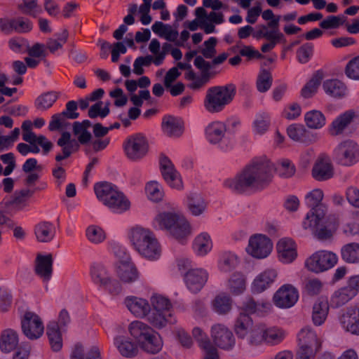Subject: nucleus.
Listing matches in <instances>:
<instances>
[{"instance_id":"obj_1","label":"nucleus","mask_w":359,"mask_h":359,"mask_svg":"<svg viewBox=\"0 0 359 359\" xmlns=\"http://www.w3.org/2000/svg\"><path fill=\"white\" fill-rule=\"evenodd\" d=\"M273 164L266 158H255L233 179L224 182L225 187L237 194L260 191L271 182Z\"/></svg>"},{"instance_id":"obj_2","label":"nucleus","mask_w":359,"mask_h":359,"mask_svg":"<svg viewBox=\"0 0 359 359\" xmlns=\"http://www.w3.org/2000/svg\"><path fill=\"white\" fill-rule=\"evenodd\" d=\"M323 196L320 189H315L306 194L305 204L311 210L302 222L303 227L309 229L319 240L330 239L337 226L334 217L326 216L327 207L322 203Z\"/></svg>"},{"instance_id":"obj_3","label":"nucleus","mask_w":359,"mask_h":359,"mask_svg":"<svg viewBox=\"0 0 359 359\" xmlns=\"http://www.w3.org/2000/svg\"><path fill=\"white\" fill-rule=\"evenodd\" d=\"M129 238L135 249L142 257L149 260H156L160 257L161 246L149 229L140 226L133 228L130 231Z\"/></svg>"},{"instance_id":"obj_4","label":"nucleus","mask_w":359,"mask_h":359,"mask_svg":"<svg viewBox=\"0 0 359 359\" xmlns=\"http://www.w3.org/2000/svg\"><path fill=\"white\" fill-rule=\"evenodd\" d=\"M154 226L158 229H166L177 241H184L190 234V226L185 218L175 212H163L158 214L154 221Z\"/></svg>"},{"instance_id":"obj_5","label":"nucleus","mask_w":359,"mask_h":359,"mask_svg":"<svg viewBox=\"0 0 359 359\" xmlns=\"http://www.w3.org/2000/svg\"><path fill=\"white\" fill-rule=\"evenodd\" d=\"M236 93V87L233 83L210 87L204 98V107L211 114L221 112L233 101Z\"/></svg>"},{"instance_id":"obj_6","label":"nucleus","mask_w":359,"mask_h":359,"mask_svg":"<svg viewBox=\"0 0 359 359\" xmlns=\"http://www.w3.org/2000/svg\"><path fill=\"white\" fill-rule=\"evenodd\" d=\"M151 303L153 308H150L148 321L152 326L161 329L167 323L175 322L171 312L172 304L168 298L160 294H154L151 297Z\"/></svg>"},{"instance_id":"obj_7","label":"nucleus","mask_w":359,"mask_h":359,"mask_svg":"<svg viewBox=\"0 0 359 359\" xmlns=\"http://www.w3.org/2000/svg\"><path fill=\"white\" fill-rule=\"evenodd\" d=\"M226 123L222 121H213L205 128V137L208 141L217 146L219 149L226 151L231 149L234 144L233 137L226 133Z\"/></svg>"},{"instance_id":"obj_8","label":"nucleus","mask_w":359,"mask_h":359,"mask_svg":"<svg viewBox=\"0 0 359 359\" xmlns=\"http://www.w3.org/2000/svg\"><path fill=\"white\" fill-rule=\"evenodd\" d=\"M338 261L337 255L327 250L314 252L305 261V267L310 271L319 273L332 268Z\"/></svg>"},{"instance_id":"obj_9","label":"nucleus","mask_w":359,"mask_h":359,"mask_svg":"<svg viewBox=\"0 0 359 359\" xmlns=\"http://www.w3.org/2000/svg\"><path fill=\"white\" fill-rule=\"evenodd\" d=\"M333 159L344 166H351L359 161V147L353 140L339 143L333 151Z\"/></svg>"},{"instance_id":"obj_10","label":"nucleus","mask_w":359,"mask_h":359,"mask_svg":"<svg viewBox=\"0 0 359 359\" xmlns=\"http://www.w3.org/2000/svg\"><path fill=\"white\" fill-rule=\"evenodd\" d=\"M126 156L132 161H140L145 157L149 151V144L141 133L129 136L123 143Z\"/></svg>"},{"instance_id":"obj_11","label":"nucleus","mask_w":359,"mask_h":359,"mask_svg":"<svg viewBox=\"0 0 359 359\" xmlns=\"http://www.w3.org/2000/svg\"><path fill=\"white\" fill-rule=\"evenodd\" d=\"M273 249V243L269 238L263 234L252 236L246 248L247 252L257 259L268 257Z\"/></svg>"},{"instance_id":"obj_12","label":"nucleus","mask_w":359,"mask_h":359,"mask_svg":"<svg viewBox=\"0 0 359 359\" xmlns=\"http://www.w3.org/2000/svg\"><path fill=\"white\" fill-rule=\"evenodd\" d=\"M211 337L214 344L221 349L230 351L235 346L236 339L233 332L223 324L212 326Z\"/></svg>"},{"instance_id":"obj_13","label":"nucleus","mask_w":359,"mask_h":359,"mask_svg":"<svg viewBox=\"0 0 359 359\" xmlns=\"http://www.w3.org/2000/svg\"><path fill=\"white\" fill-rule=\"evenodd\" d=\"M23 334L30 340L40 338L44 331L43 322L34 313L26 312L21 320Z\"/></svg>"},{"instance_id":"obj_14","label":"nucleus","mask_w":359,"mask_h":359,"mask_svg":"<svg viewBox=\"0 0 359 359\" xmlns=\"http://www.w3.org/2000/svg\"><path fill=\"white\" fill-rule=\"evenodd\" d=\"M160 170L167 184L172 188L181 189L183 187L180 173L176 170L170 159L164 154L159 156Z\"/></svg>"},{"instance_id":"obj_15","label":"nucleus","mask_w":359,"mask_h":359,"mask_svg":"<svg viewBox=\"0 0 359 359\" xmlns=\"http://www.w3.org/2000/svg\"><path fill=\"white\" fill-rule=\"evenodd\" d=\"M298 298L299 293L295 287L291 285H284L274 294L273 300L276 306L287 309L293 306Z\"/></svg>"},{"instance_id":"obj_16","label":"nucleus","mask_w":359,"mask_h":359,"mask_svg":"<svg viewBox=\"0 0 359 359\" xmlns=\"http://www.w3.org/2000/svg\"><path fill=\"white\" fill-rule=\"evenodd\" d=\"M208 279V272L203 269H189L184 274V281L187 289L192 293H198Z\"/></svg>"},{"instance_id":"obj_17","label":"nucleus","mask_w":359,"mask_h":359,"mask_svg":"<svg viewBox=\"0 0 359 359\" xmlns=\"http://www.w3.org/2000/svg\"><path fill=\"white\" fill-rule=\"evenodd\" d=\"M33 24L27 18L19 16L11 20L0 18V29L5 34L27 33L32 29Z\"/></svg>"},{"instance_id":"obj_18","label":"nucleus","mask_w":359,"mask_h":359,"mask_svg":"<svg viewBox=\"0 0 359 359\" xmlns=\"http://www.w3.org/2000/svg\"><path fill=\"white\" fill-rule=\"evenodd\" d=\"M343 329L352 334L359 335V307H351L340 318Z\"/></svg>"},{"instance_id":"obj_19","label":"nucleus","mask_w":359,"mask_h":359,"mask_svg":"<svg viewBox=\"0 0 359 359\" xmlns=\"http://www.w3.org/2000/svg\"><path fill=\"white\" fill-rule=\"evenodd\" d=\"M277 251L280 262L285 264L292 262L297 256L296 245L292 239L284 238L277 243Z\"/></svg>"},{"instance_id":"obj_20","label":"nucleus","mask_w":359,"mask_h":359,"mask_svg":"<svg viewBox=\"0 0 359 359\" xmlns=\"http://www.w3.org/2000/svg\"><path fill=\"white\" fill-rule=\"evenodd\" d=\"M125 304L135 316L137 318L147 317L148 318L150 313V304L147 300L131 296L125 299Z\"/></svg>"},{"instance_id":"obj_21","label":"nucleus","mask_w":359,"mask_h":359,"mask_svg":"<svg viewBox=\"0 0 359 359\" xmlns=\"http://www.w3.org/2000/svg\"><path fill=\"white\" fill-rule=\"evenodd\" d=\"M287 135L292 140L306 144L316 142L318 140L316 135L307 130L302 124H292L287 129Z\"/></svg>"},{"instance_id":"obj_22","label":"nucleus","mask_w":359,"mask_h":359,"mask_svg":"<svg viewBox=\"0 0 359 359\" xmlns=\"http://www.w3.org/2000/svg\"><path fill=\"white\" fill-rule=\"evenodd\" d=\"M277 277V272L274 269H266L259 274L252 284L253 293H261L271 287Z\"/></svg>"},{"instance_id":"obj_23","label":"nucleus","mask_w":359,"mask_h":359,"mask_svg":"<svg viewBox=\"0 0 359 359\" xmlns=\"http://www.w3.org/2000/svg\"><path fill=\"white\" fill-rule=\"evenodd\" d=\"M90 277L94 285L102 287L111 276L109 269L101 262H93L90 266Z\"/></svg>"},{"instance_id":"obj_24","label":"nucleus","mask_w":359,"mask_h":359,"mask_svg":"<svg viewBox=\"0 0 359 359\" xmlns=\"http://www.w3.org/2000/svg\"><path fill=\"white\" fill-rule=\"evenodd\" d=\"M161 127L163 132L170 137H180L183 133V122L180 118L173 116H165Z\"/></svg>"},{"instance_id":"obj_25","label":"nucleus","mask_w":359,"mask_h":359,"mask_svg":"<svg viewBox=\"0 0 359 359\" xmlns=\"http://www.w3.org/2000/svg\"><path fill=\"white\" fill-rule=\"evenodd\" d=\"M53 257L50 254L38 255L36 259L35 273L43 281H48L53 273Z\"/></svg>"},{"instance_id":"obj_26","label":"nucleus","mask_w":359,"mask_h":359,"mask_svg":"<svg viewBox=\"0 0 359 359\" xmlns=\"http://www.w3.org/2000/svg\"><path fill=\"white\" fill-rule=\"evenodd\" d=\"M354 116L355 113L352 110L346 111L344 113L340 114L329 126V133L332 136L341 135L351 123Z\"/></svg>"},{"instance_id":"obj_27","label":"nucleus","mask_w":359,"mask_h":359,"mask_svg":"<svg viewBox=\"0 0 359 359\" xmlns=\"http://www.w3.org/2000/svg\"><path fill=\"white\" fill-rule=\"evenodd\" d=\"M92 126V123L88 119L82 121H75L72 124V132L74 136L77 137L79 142L82 145L89 144L93 138L91 133L88 128Z\"/></svg>"},{"instance_id":"obj_28","label":"nucleus","mask_w":359,"mask_h":359,"mask_svg":"<svg viewBox=\"0 0 359 359\" xmlns=\"http://www.w3.org/2000/svg\"><path fill=\"white\" fill-rule=\"evenodd\" d=\"M104 205L111 211L121 213L130 208V202L126 198L123 194L116 187Z\"/></svg>"},{"instance_id":"obj_29","label":"nucleus","mask_w":359,"mask_h":359,"mask_svg":"<svg viewBox=\"0 0 359 359\" xmlns=\"http://www.w3.org/2000/svg\"><path fill=\"white\" fill-rule=\"evenodd\" d=\"M114 344L120 354L125 358H134L138 353L137 345L126 337H116L114 339Z\"/></svg>"},{"instance_id":"obj_30","label":"nucleus","mask_w":359,"mask_h":359,"mask_svg":"<svg viewBox=\"0 0 359 359\" xmlns=\"http://www.w3.org/2000/svg\"><path fill=\"white\" fill-rule=\"evenodd\" d=\"M299 346L310 347L319 350L321 346V341L318 338L316 333L309 327L302 328L298 334Z\"/></svg>"},{"instance_id":"obj_31","label":"nucleus","mask_w":359,"mask_h":359,"mask_svg":"<svg viewBox=\"0 0 359 359\" xmlns=\"http://www.w3.org/2000/svg\"><path fill=\"white\" fill-rule=\"evenodd\" d=\"M34 233L39 242L48 243L50 242L55 236V228L53 223L48 221H43L35 226Z\"/></svg>"},{"instance_id":"obj_32","label":"nucleus","mask_w":359,"mask_h":359,"mask_svg":"<svg viewBox=\"0 0 359 359\" xmlns=\"http://www.w3.org/2000/svg\"><path fill=\"white\" fill-rule=\"evenodd\" d=\"M333 167L327 160H318L312 169V176L318 181H325L332 177Z\"/></svg>"},{"instance_id":"obj_33","label":"nucleus","mask_w":359,"mask_h":359,"mask_svg":"<svg viewBox=\"0 0 359 359\" xmlns=\"http://www.w3.org/2000/svg\"><path fill=\"white\" fill-rule=\"evenodd\" d=\"M19 339L17 332L8 329L1 332L0 335V349L2 352L10 353L18 345Z\"/></svg>"},{"instance_id":"obj_34","label":"nucleus","mask_w":359,"mask_h":359,"mask_svg":"<svg viewBox=\"0 0 359 359\" xmlns=\"http://www.w3.org/2000/svg\"><path fill=\"white\" fill-rule=\"evenodd\" d=\"M323 88L326 94L334 98H341L347 93L346 85L339 79H327L325 81Z\"/></svg>"},{"instance_id":"obj_35","label":"nucleus","mask_w":359,"mask_h":359,"mask_svg":"<svg viewBox=\"0 0 359 359\" xmlns=\"http://www.w3.org/2000/svg\"><path fill=\"white\" fill-rule=\"evenodd\" d=\"M140 348L145 352L151 354L158 353L163 346L160 335L152 330V332L145 337L139 344Z\"/></svg>"},{"instance_id":"obj_36","label":"nucleus","mask_w":359,"mask_h":359,"mask_svg":"<svg viewBox=\"0 0 359 359\" xmlns=\"http://www.w3.org/2000/svg\"><path fill=\"white\" fill-rule=\"evenodd\" d=\"M152 328L142 321L135 320L132 322L128 327L130 335L140 344V342L145 339V337L152 332Z\"/></svg>"},{"instance_id":"obj_37","label":"nucleus","mask_w":359,"mask_h":359,"mask_svg":"<svg viewBox=\"0 0 359 359\" xmlns=\"http://www.w3.org/2000/svg\"><path fill=\"white\" fill-rule=\"evenodd\" d=\"M254 324L248 314L241 313L234 324V331L238 338L245 339Z\"/></svg>"},{"instance_id":"obj_38","label":"nucleus","mask_w":359,"mask_h":359,"mask_svg":"<svg viewBox=\"0 0 359 359\" xmlns=\"http://www.w3.org/2000/svg\"><path fill=\"white\" fill-rule=\"evenodd\" d=\"M355 295L346 285L334 292L331 297L330 304L334 308H339L348 303Z\"/></svg>"},{"instance_id":"obj_39","label":"nucleus","mask_w":359,"mask_h":359,"mask_svg":"<svg viewBox=\"0 0 359 359\" xmlns=\"http://www.w3.org/2000/svg\"><path fill=\"white\" fill-rule=\"evenodd\" d=\"M118 276L123 283H131L139 278V273L135 266L132 263H123L118 269Z\"/></svg>"},{"instance_id":"obj_40","label":"nucleus","mask_w":359,"mask_h":359,"mask_svg":"<svg viewBox=\"0 0 359 359\" xmlns=\"http://www.w3.org/2000/svg\"><path fill=\"white\" fill-rule=\"evenodd\" d=\"M46 334L52 350L55 352L60 351L62 347V339L58 323H50L47 327Z\"/></svg>"},{"instance_id":"obj_41","label":"nucleus","mask_w":359,"mask_h":359,"mask_svg":"<svg viewBox=\"0 0 359 359\" xmlns=\"http://www.w3.org/2000/svg\"><path fill=\"white\" fill-rule=\"evenodd\" d=\"M152 31L160 37L165 38L170 41H174L178 36V32L172 29L168 24L156 21L151 26Z\"/></svg>"},{"instance_id":"obj_42","label":"nucleus","mask_w":359,"mask_h":359,"mask_svg":"<svg viewBox=\"0 0 359 359\" xmlns=\"http://www.w3.org/2000/svg\"><path fill=\"white\" fill-rule=\"evenodd\" d=\"M188 208L193 215H201L206 208V203L202 195L198 193H191L188 196Z\"/></svg>"},{"instance_id":"obj_43","label":"nucleus","mask_w":359,"mask_h":359,"mask_svg":"<svg viewBox=\"0 0 359 359\" xmlns=\"http://www.w3.org/2000/svg\"><path fill=\"white\" fill-rule=\"evenodd\" d=\"M329 311L327 301L318 300L313 307L312 320L316 325H321L325 320Z\"/></svg>"},{"instance_id":"obj_44","label":"nucleus","mask_w":359,"mask_h":359,"mask_svg":"<svg viewBox=\"0 0 359 359\" xmlns=\"http://www.w3.org/2000/svg\"><path fill=\"white\" fill-rule=\"evenodd\" d=\"M271 116L269 113L260 111L256 114L252 123V130L255 134L263 135L269 128Z\"/></svg>"},{"instance_id":"obj_45","label":"nucleus","mask_w":359,"mask_h":359,"mask_svg":"<svg viewBox=\"0 0 359 359\" xmlns=\"http://www.w3.org/2000/svg\"><path fill=\"white\" fill-rule=\"evenodd\" d=\"M304 121L308 128L320 129L325 125L326 118L320 111L311 110L305 114Z\"/></svg>"},{"instance_id":"obj_46","label":"nucleus","mask_w":359,"mask_h":359,"mask_svg":"<svg viewBox=\"0 0 359 359\" xmlns=\"http://www.w3.org/2000/svg\"><path fill=\"white\" fill-rule=\"evenodd\" d=\"M341 257L346 263L355 264L359 262V243H350L342 246Z\"/></svg>"},{"instance_id":"obj_47","label":"nucleus","mask_w":359,"mask_h":359,"mask_svg":"<svg viewBox=\"0 0 359 359\" xmlns=\"http://www.w3.org/2000/svg\"><path fill=\"white\" fill-rule=\"evenodd\" d=\"M57 98L58 96L55 92H46L36 97L34 101V106L37 110L44 111L50 108Z\"/></svg>"},{"instance_id":"obj_48","label":"nucleus","mask_w":359,"mask_h":359,"mask_svg":"<svg viewBox=\"0 0 359 359\" xmlns=\"http://www.w3.org/2000/svg\"><path fill=\"white\" fill-rule=\"evenodd\" d=\"M193 248L199 256L206 255L212 248L210 236L206 233L198 235L194 241Z\"/></svg>"},{"instance_id":"obj_49","label":"nucleus","mask_w":359,"mask_h":359,"mask_svg":"<svg viewBox=\"0 0 359 359\" xmlns=\"http://www.w3.org/2000/svg\"><path fill=\"white\" fill-rule=\"evenodd\" d=\"M271 307L267 302H255L252 297L246 298L243 304V309L248 314L262 313L266 311Z\"/></svg>"},{"instance_id":"obj_50","label":"nucleus","mask_w":359,"mask_h":359,"mask_svg":"<svg viewBox=\"0 0 359 359\" xmlns=\"http://www.w3.org/2000/svg\"><path fill=\"white\" fill-rule=\"evenodd\" d=\"M238 264V257L230 252H226L220 256L218 267L221 271L229 273L233 270Z\"/></svg>"},{"instance_id":"obj_51","label":"nucleus","mask_w":359,"mask_h":359,"mask_svg":"<svg viewBox=\"0 0 359 359\" xmlns=\"http://www.w3.org/2000/svg\"><path fill=\"white\" fill-rule=\"evenodd\" d=\"M264 327L263 324L254 325L245 337L247 342L252 346H257L264 342Z\"/></svg>"},{"instance_id":"obj_52","label":"nucleus","mask_w":359,"mask_h":359,"mask_svg":"<svg viewBox=\"0 0 359 359\" xmlns=\"http://www.w3.org/2000/svg\"><path fill=\"white\" fill-rule=\"evenodd\" d=\"M229 289L233 295H239L245 290V278L241 273H234L229 280Z\"/></svg>"},{"instance_id":"obj_53","label":"nucleus","mask_w":359,"mask_h":359,"mask_svg":"<svg viewBox=\"0 0 359 359\" xmlns=\"http://www.w3.org/2000/svg\"><path fill=\"white\" fill-rule=\"evenodd\" d=\"M116 187L111 183L103 182L96 183L94 186V191L97 198L104 204L108 201L109 196Z\"/></svg>"},{"instance_id":"obj_54","label":"nucleus","mask_w":359,"mask_h":359,"mask_svg":"<svg viewBox=\"0 0 359 359\" xmlns=\"http://www.w3.org/2000/svg\"><path fill=\"white\" fill-rule=\"evenodd\" d=\"M57 144L64 149H67L70 152V155L77 151L80 148L79 140L71 138V134L65 131L61 134V137L57 140Z\"/></svg>"},{"instance_id":"obj_55","label":"nucleus","mask_w":359,"mask_h":359,"mask_svg":"<svg viewBox=\"0 0 359 359\" xmlns=\"http://www.w3.org/2000/svg\"><path fill=\"white\" fill-rule=\"evenodd\" d=\"M273 82L272 75L269 71L262 69L257 78L256 86L257 89L260 93H265L268 91Z\"/></svg>"},{"instance_id":"obj_56","label":"nucleus","mask_w":359,"mask_h":359,"mask_svg":"<svg viewBox=\"0 0 359 359\" xmlns=\"http://www.w3.org/2000/svg\"><path fill=\"white\" fill-rule=\"evenodd\" d=\"M57 39L50 38L47 40L46 48L51 53L62 48L63 45L67 41L69 33L67 29H63L61 33L55 34Z\"/></svg>"},{"instance_id":"obj_57","label":"nucleus","mask_w":359,"mask_h":359,"mask_svg":"<svg viewBox=\"0 0 359 359\" xmlns=\"http://www.w3.org/2000/svg\"><path fill=\"white\" fill-rule=\"evenodd\" d=\"M323 79V74L318 71L312 79L303 87L301 90V95L305 98L311 97L316 91Z\"/></svg>"},{"instance_id":"obj_58","label":"nucleus","mask_w":359,"mask_h":359,"mask_svg":"<svg viewBox=\"0 0 359 359\" xmlns=\"http://www.w3.org/2000/svg\"><path fill=\"white\" fill-rule=\"evenodd\" d=\"M285 337V332L277 327H271L267 329L264 327V342L275 345L279 344Z\"/></svg>"},{"instance_id":"obj_59","label":"nucleus","mask_w":359,"mask_h":359,"mask_svg":"<svg viewBox=\"0 0 359 359\" xmlns=\"http://www.w3.org/2000/svg\"><path fill=\"white\" fill-rule=\"evenodd\" d=\"M231 303L229 297L219 295L212 302L213 310L218 314H226L231 309Z\"/></svg>"},{"instance_id":"obj_60","label":"nucleus","mask_w":359,"mask_h":359,"mask_svg":"<svg viewBox=\"0 0 359 359\" xmlns=\"http://www.w3.org/2000/svg\"><path fill=\"white\" fill-rule=\"evenodd\" d=\"M314 46L311 42L302 44L297 50V59L301 64H306L311 59L313 55Z\"/></svg>"},{"instance_id":"obj_61","label":"nucleus","mask_w":359,"mask_h":359,"mask_svg":"<svg viewBox=\"0 0 359 359\" xmlns=\"http://www.w3.org/2000/svg\"><path fill=\"white\" fill-rule=\"evenodd\" d=\"M22 2L18 5L19 11L32 18H36L38 15L37 0H22Z\"/></svg>"},{"instance_id":"obj_62","label":"nucleus","mask_w":359,"mask_h":359,"mask_svg":"<svg viewBox=\"0 0 359 359\" xmlns=\"http://www.w3.org/2000/svg\"><path fill=\"white\" fill-rule=\"evenodd\" d=\"M346 19L344 16L329 15L319 23V26L323 29H337L344 25Z\"/></svg>"},{"instance_id":"obj_63","label":"nucleus","mask_w":359,"mask_h":359,"mask_svg":"<svg viewBox=\"0 0 359 359\" xmlns=\"http://www.w3.org/2000/svg\"><path fill=\"white\" fill-rule=\"evenodd\" d=\"M88 239L94 243H100L105 239L104 231L99 226H90L86 229Z\"/></svg>"},{"instance_id":"obj_64","label":"nucleus","mask_w":359,"mask_h":359,"mask_svg":"<svg viewBox=\"0 0 359 359\" xmlns=\"http://www.w3.org/2000/svg\"><path fill=\"white\" fill-rule=\"evenodd\" d=\"M345 74L349 79L359 80V55L353 57L347 63Z\"/></svg>"}]
</instances>
